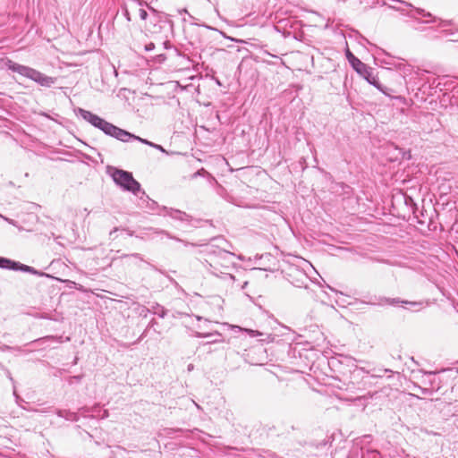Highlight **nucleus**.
I'll return each instance as SVG.
<instances>
[{"instance_id": "e433bc0d", "label": "nucleus", "mask_w": 458, "mask_h": 458, "mask_svg": "<svg viewBox=\"0 0 458 458\" xmlns=\"http://www.w3.org/2000/svg\"><path fill=\"white\" fill-rule=\"evenodd\" d=\"M107 416H108V411H104L103 418H106Z\"/></svg>"}, {"instance_id": "4c0bfd02", "label": "nucleus", "mask_w": 458, "mask_h": 458, "mask_svg": "<svg viewBox=\"0 0 458 458\" xmlns=\"http://www.w3.org/2000/svg\"><path fill=\"white\" fill-rule=\"evenodd\" d=\"M408 201L413 202V200H412V199H411V198H409V199H405L406 204L408 203Z\"/></svg>"}, {"instance_id": "a18cd8bd", "label": "nucleus", "mask_w": 458, "mask_h": 458, "mask_svg": "<svg viewBox=\"0 0 458 458\" xmlns=\"http://www.w3.org/2000/svg\"><path fill=\"white\" fill-rule=\"evenodd\" d=\"M427 374H428V375H433V374H434V372H427Z\"/></svg>"}, {"instance_id": "6ab92c4d", "label": "nucleus", "mask_w": 458, "mask_h": 458, "mask_svg": "<svg viewBox=\"0 0 458 458\" xmlns=\"http://www.w3.org/2000/svg\"><path fill=\"white\" fill-rule=\"evenodd\" d=\"M152 309L153 313L157 315L159 318H164L167 314V310L159 304H156L155 306L152 307Z\"/></svg>"}, {"instance_id": "f8f14e48", "label": "nucleus", "mask_w": 458, "mask_h": 458, "mask_svg": "<svg viewBox=\"0 0 458 458\" xmlns=\"http://www.w3.org/2000/svg\"><path fill=\"white\" fill-rule=\"evenodd\" d=\"M196 336L199 337V338H211L212 337V339L210 341L202 343L201 344L202 347L209 346L212 344H216V343L224 342L222 335L218 331H215V332H212V333H200V332H197L196 333Z\"/></svg>"}, {"instance_id": "a211bd4d", "label": "nucleus", "mask_w": 458, "mask_h": 458, "mask_svg": "<svg viewBox=\"0 0 458 458\" xmlns=\"http://www.w3.org/2000/svg\"><path fill=\"white\" fill-rule=\"evenodd\" d=\"M156 233H157L164 234V235H165L167 238L172 239V240H174V241H176V242H182L185 246H188V245L195 246V244H194V243H190V242H185V241H183L182 239H180V238H178V237H176V236L172 235L170 233H168V232H166V231H165V230H156Z\"/></svg>"}, {"instance_id": "f03ea898", "label": "nucleus", "mask_w": 458, "mask_h": 458, "mask_svg": "<svg viewBox=\"0 0 458 458\" xmlns=\"http://www.w3.org/2000/svg\"><path fill=\"white\" fill-rule=\"evenodd\" d=\"M344 359V360L343 362L352 368L350 370V380L347 384L346 390L351 392H354L355 390L360 391L369 385L370 378L382 377L380 374L369 375V371L357 366L356 360L352 357L345 356Z\"/></svg>"}, {"instance_id": "c03bdc74", "label": "nucleus", "mask_w": 458, "mask_h": 458, "mask_svg": "<svg viewBox=\"0 0 458 458\" xmlns=\"http://www.w3.org/2000/svg\"><path fill=\"white\" fill-rule=\"evenodd\" d=\"M77 360H78V359H77V358H75V360H74V361H73V363H74V364H76V363H77Z\"/></svg>"}, {"instance_id": "9b49d317", "label": "nucleus", "mask_w": 458, "mask_h": 458, "mask_svg": "<svg viewBox=\"0 0 458 458\" xmlns=\"http://www.w3.org/2000/svg\"><path fill=\"white\" fill-rule=\"evenodd\" d=\"M125 136H120V138L118 139V140L122 141V142H129L131 140H137V141H140L143 144H146L148 146H150L154 148H157L162 152H165V149L163 148V147L161 145H157L156 143H153L146 139H142L128 131L125 130Z\"/></svg>"}, {"instance_id": "4468645a", "label": "nucleus", "mask_w": 458, "mask_h": 458, "mask_svg": "<svg viewBox=\"0 0 458 458\" xmlns=\"http://www.w3.org/2000/svg\"><path fill=\"white\" fill-rule=\"evenodd\" d=\"M56 415L60 418H64L66 420L69 421H78L79 420V415L77 412L72 411L70 410H61L58 409L55 411Z\"/></svg>"}, {"instance_id": "7ed1b4c3", "label": "nucleus", "mask_w": 458, "mask_h": 458, "mask_svg": "<svg viewBox=\"0 0 458 458\" xmlns=\"http://www.w3.org/2000/svg\"><path fill=\"white\" fill-rule=\"evenodd\" d=\"M75 112L77 114H80L82 119L89 123L92 126L102 131L107 136L118 140L120 136L126 135L125 130L117 127L116 125L106 121L105 119L91 113L90 111L79 107L75 110Z\"/></svg>"}, {"instance_id": "1a4fd4ad", "label": "nucleus", "mask_w": 458, "mask_h": 458, "mask_svg": "<svg viewBox=\"0 0 458 458\" xmlns=\"http://www.w3.org/2000/svg\"><path fill=\"white\" fill-rule=\"evenodd\" d=\"M364 68L361 70L356 71L359 74H360L369 84L376 87L379 91H381L383 94L389 98H393L391 96V92L393 91L391 89H388L387 87L383 86L377 76L373 74L372 68L369 67L367 64H364Z\"/></svg>"}, {"instance_id": "37998d69", "label": "nucleus", "mask_w": 458, "mask_h": 458, "mask_svg": "<svg viewBox=\"0 0 458 458\" xmlns=\"http://www.w3.org/2000/svg\"><path fill=\"white\" fill-rule=\"evenodd\" d=\"M248 284V283H247V282H245V283H244V284L242 285V288L246 287V284Z\"/></svg>"}, {"instance_id": "c756f323", "label": "nucleus", "mask_w": 458, "mask_h": 458, "mask_svg": "<svg viewBox=\"0 0 458 458\" xmlns=\"http://www.w3.org/2000/svg\"><path fill=\"white\" fill-rule=\"evenodd\" d=\"M163 47L165 49H169V48H171L172 46H171V43L168 40H166V41L163 42Z\"/></svg>"}, {"instance_id": "f257e3e1", "label": "nucleus", "mask_w": 458, "mask_h": 458, "mask_svg": "<svg viewBox=\"0 0 458 458\" xmlns=\"http://www.w3.org/2000/svg\"><path fill=\"white\" fill-rule=\"evenodd\" d=\"M203 252L206 258L202 265L208 273L225 281H234V276L230 272L234 266L233 253L214 244L206 245Z\"/></svg>"}, {"instance_id": "c9c22d12", "label": "nucleus", "mask_w": 458, "mask_h": 458, "mask_svg": "<svg viewBox=\"0 0 458 458\" xmlns=\"http://www.w3.org/2000/svg\"><path fill=\"white\" fill-rule=\"evenodd\" d=\"M125 17H127V20L130 21V15L127 10L125 11Z\"/></svg>"}, {"instance_id": "a878e982", "label": "nucleus", "mask_w": 458, "mask_h": 458, "mask_svg": "<svg viewBox=\"0 0 458 458\" xmlns=\"http://www.w3.org/2000/svg\"><path fill=\"white\" fill-rule=\"evenodd\" d=\"M155 47H156V46H155V44L153 42H150V43L145 45V50L148 51V52L154 50Z\"/></svg>"}, {"instance_id": "393cba45", "label": "nucleus", "mask_w": 458, "mask_h": 458, "mask_svg": "<svg viewBox=\"0 0 458 458\" xmlns=\"http://www.w3.org/2000/svg\"><path fill=\"white\" fill-rule=\"evenodd\" d=\"M157 324V321H156L154 318H153V319H151V320H150V322H149V324H148V327L146 328V330L144 331V333L142 334V335H141V337H140V338H142V337L145 335V334L147 333V331H148L149 328L154 327Z\"/></svg>"}, {"instance_id": "6e6552de", "label": "nucleus", "mask_w": 458, "mask_h": 458, "mask_svg": "<svg viewBox=\"0 0 458 458\" xmlns=\"http://www.w3.org/2000/svg\"><path fill=\"white\" fill-rule=\"evenodd\" d=\"M406 4L413 8L411 12L409 13V16L413 18L414 21L420 24L437 23V25L439 23V21L443 20L442 18L435 16L431 13L422 8L413 7L410 4Z\"/></svg>"}, {"instance_id": "7c9ffc66", "label": "nucleus", "mask_w": 458, "mask_h": 458, "mask_svg": "<svg viewBox=\"0 0 458 458\" xmlns=\"http://www.w3.org/2000/svg\"><path fill=\"white\" fill-rule=\"evenodd\" d=\"M6 376L8 377V378H9L12 382H13V377H12V374H11V372H10L8 369H6Z\"/></svg>"}, {"instance_id": "aec40b11", "label": "nucleus", "mask_w": 458, "mask_h": 458, "mask_svg": "<svg viewBox=\"0 0 458 458\" xmlns=\"http://www.w3.org/2000/svg\"><path fill=\"white\" fill-rule=\"evenodd\" d=\"M336 187L341 188V194L343 195H349L352 191V188L349 185L343 182L336 184Z\"/></svg>"}, {"instance_id": "412c9836", "label": "nucleus", "mask_w": 458, "mask_h": 458, "mask_svg": "<svg viewBox=\"0 0 458 458\" xmlns=\"http://www.w3.org/2000/svg\"><path fill=\"white\" fill-rule=\"evenodd\" d=\"M377 4H382L383 5H388L389 7L394 8L392 5V3L400 2L399 0H375Z\"/></svg>"}, {"instance_id": "72a5a7b5", "label": "nucleus", "mask_w": 458, "mask_h": 458, "mask_svg": "<svg viewBox=\"0 0 458 458\" xmlns=\"http://www.w3.org/2000/svg\"><path fill=\"white\" fill-rule=\"evenodd\" d=\"M192 369H193V365L192 364H189L188 370L191 371Z\"/></svg>"}, {"instance_id": "473e14b6", "label": "nucleus", "mask_w": 458, "mask_h": 458, "mask_svg": "<svg viewBox=\"0 0 458 458\" xmlns=\"http://www.w3.org/2000/svg\"><path fill=\"white\" fill-rule=\"evenodd\" d=\"M82 376H74L73 378L77 381H80L81 379Z\"/></svg>"}, {"instance_id": "f3484780", "label": "nucleus", "mask_w": 458, "mask_h": 458, "mask_svg": "<svg viewBox=\"0 0 458 458\" xmlns=\"http://www.w3.org/2000/svg\"><path fill=\"white\" fill-rule=\"evenodd\" d=\"M228 327H230L233 332H242V331H245L247 332L250 336H257V335H261L262 334L259 333V331H255V330H252V329H246V328H242L239 326H234V325H228V324H225Z\"/></svg>"}, {"instance_id": "9d476101", "label": "nucleus", "mask_w": 458, "mask_h": 458, "mask_svg": "<svg viewBox=\"0 0 458 458\" xmlns=\"http://www.w3.org/2000/svg\"><path fill=\"white\" fill-rule=\"evenodd\" d=\"M162 210L164 213L158 212L157 215L159 216H168L173 219L179 220V221H191V216L188 215L187 213L181 211L179 209H174L172 208H167L165 206L162 207Z\"/></svg>"}, {"instance_id": "2eb2a0df", "label": "nucleus", "mask_w": 458, "mask_h": 458, "mask_svg": "<svg viewBox=\"0 0 458 458\" xmlns=\"http://www.w3.org/2000/svg\"><path fill=\"white\" fill-rule=\"evenodd\" d=\"M380 301H384L385 303H387L389 305H392V306H397L400 303L411 304L412 306L420 305V303H418V302L401 301L399 298H392V299H390V298H382V299H380Z\"/></svg>"}, {"instance_id": "49530a36", "label": "nucleus", "mask_w": 458, "mask_h": 458, "mask_svg": "<svg viewBox=\"0 0 458 458\" xmlns=\"http://www.w3.org/2000/svg\"><path fill=\"white\" fill-rule=\"evenodd\" d=\"M130 236H132V232L128 233Z\"/></svg>"}, {"instance_id": "20e7f679", "label": "nucleus", "mask_w": 458, "mask_h": 458, "mask_svg": "<svg viewBox=\"0 0 458 458\" xmlns=\"http://www.w3.org/2000/svg\"><path fill=\"white\" fill-rule=\"evenodd\" d=\"M4 64L8 70L13 72H17L20 75L26 77L28 79H30L31 81L37 82L42 87L50 88L52 85L55 83V78L47 76L31 67L15 63L11 59H6Z\"/></svg>"}, {"instance_id": "b1692460", "label": "nucleus", "mask_w": 458, "mask_h": 458, "mask_svg": "<svg viewBox=\"0 0 458 458\" xmlns=\"http://www.w3.org/2000/svg\"><path fill=\"white\" fill-rule=\"evenodd\" d=\"M165 59H166V56L164 54H159L155 56L156 62H157L159 64H162Z\"/></svg>"}, {"instance_id": "ea45409f", "label": "nucleus", "mask_w": 458, "mask_h": 458, "mask_svg": "<svg viewBox=\"0 0 458 458\" xmlns=\"http://www.w3.org/2000/svg\"><path fill=\"white\" fill-rule=\"evenodd\" d=\"M302 284H303V283H301V284H294V285H295V286H297V287H301V286H302Z\"/></svg>"}, {"instance_id": "4be33fe9", "label": "nucleus", "mask_w": 458, "mask_h": 458, "mask_svg": "<svg viewBox=\"0 0 458 458\" xmlns=\"http://www.w3.org/2000/svg\"><path fill=\"white\" fill-rule=\"evenodd\" d=\"M206 175L210 176V174L208 173V171H206L204 168H201L192 174V178H196L198 176H206Z\"/></svg>"}, {"instance_id": "f704fd0d", "label": "nucleus", "mask_w": 458, "mask_h": 458, "mask_svg": "<svg viewBox=\"0 0 458 458\" xmlns=\"http://www.w3.org/2000/svg\"><path fill=\"white\" fill-rule=\"evenodd\" d=\"M350 400H352V401H357V400H359V401H360V396H357V397H355V398H351Z\"/></svg>"}, {"instance_id": "bb28decb", "label": "nucleus", "mask_w": 458, "mask_h": 458, "mask_svg": "<svg viewBox=\"0 0 458 458\" xmlns=\"http://www.w3.org/2000/svg\"><path fill=\"white\" fill-rule=\"evenodd\" d=\"M140 17L141 20H146L148 17V13L144 9H140Z\"/></svg>"}, {"instance_id": "a19ab883", "label": "nucleus", "mask_w": 458, "mask_h": 458, "mask_svg": "<svg viewBox=\"0 0 458 458\" xmlns=\"http://www.w3.org/2000/svg\"><path fill=\"white\" fill-rule=\"evenodd\" d=\"M81 410V411H88V409H87V408H85V407H82Z\"/></svg>"}, {"instance_id": "ddd939ff", "label": "nucleus", "mask_w": 458, "mask_h": 458, "mask_svg": "<svg viewBox=\"0 0 458 458\" xmlns=\"http://www.w3.org/2000/svg\"><path fill=\"white\" fill-rule=\"evenodd\" d=\"M346 57L353 70L358 71L359 69H365L364 63H362L358 57H356L349 49L346 52Z\"/></svg>"}, {"instance_id": "423d86ee", "label": "nucleus", "mask_w": 458, "mask_h": 458, "mask_svg": "<svg viewBox=\"0 0 458 458\" xmlns=\"http://www.w3.org/2000/svg\"><path fill=\"white\" fill-rule=\"evenodd\" d=\"M0 268L13 270V271H21L25 273H30L32 275H36L38 276H46L44 272L38 271L35 269L33 267H30L28 265L22 264L19 261L12 260L10 259L1 257L0 256Z\"/></svg>"}, {"instance_id": "5701e85b", "label": "nucleus", "mask_w": 458, "mask_h": 458, "mask_svg": "<svg viewBox=\"0 0 458 458\" xmlns=\"http://www.w3.org/2000/svg\"><path fill=\"white\" fill-rule=\"evenodd\" d=\"M128 257H133V258L139 259L140 261H144L143 258L139 253L122 254L121 256H119V258H121V259L128 258Z\"/></svg>"}, {"instance_id": "c85d7f7f", "label": "nucleus", "mask_w": 458, "mask_h": 458, "mask_svg": "<svg viewBox=\"0 0 458 458\" xmlns=\"http://www.w3.org/2000/svg\"><path fill=\"white\" fill-rule=\"evenodd\" d=\"M118 230H119V228H118V227H114V228L110 232V233H109V237H110L111 239H113V240H114V239H115V238H116V236L114 235V233H115Z\"/></svg>"}, {"instance_id": "0eeeda50", "label": "nucleus", "mask_w": 458, "mask_h": 458, "mask_svg": "<svg viewBox=\"0 0 458 458\" xmlns=\"http://www.w3.org/2000/svg\"><path fill=\"white\" fill-rule=\"evenodd\" d=\"M436 30H438L443 37L448 38V41L458 42V23L454 20L439 21Z\"/></svg>"}, {"instance_id": "39448f33", "label": "nucleus", "mask_w": 458, "mask_h": 458, "mask_svg": "<svg viewBox=\"0 0 458 458\" xmlns=\"http://www.w3.org/2000/svg\"><path fill=\"white\" fill-rule=\"evenodd\" d=\"M110 175L115 184L125 191H130L136 195L141 191L140 183L133 178L131 172L114 167Z\"/></svg>"}, {"instance_id": "2f4dec72", "label": "nucleus", "mask_w": 458, "mask_h": 458, "mask_svg": "<svg viewBox=\"0 0 458 458\" xmlns=\"http://www.w3.org/2000/svg\"><path fill=\"white\" fill-rule=\"evenodd\" d=\"M9 224L11 225H15V222L13 220V219H9V218H4Z\"/></svg>"}, {"instance_id": "79ce46f5", "label": "nucleus", "mask_w": 458, "mask_h": 458, "mask_svg": "<svg viewBox=\"0 0 458 458\" xmlns=\"http://www.w3.org/2000/svg\"><path fill=\"white\" fill-rule=\"evenodd\" d=\"M181 13H188L186 9H183Z\"/></svg>"}, {"instance_id": "58836bf2", "label": "nucleus", "mask_w": 458, "mask_h": 458, "mask_svg": "<svg viewBox=\"0 0 458 458\" xmlns=\"http://www.w3.org/2000/svg\"><path fill=\"white\" fill-rule=\"evenodd\" d=\"M208 349H207V352H211V348H210V345L209 346H206Z\"/></svg>"}, {"instance_id": "dca6fc26", "label": "nucleus", "mask_w": 458, "mask_h": 458, "mask_svg": "<svg viewBox=\"0 0 458 458\" xmlns=\"http://www.w3.org/2000/svg\"><path fill=\"white\" fill-rule=\"evenodd\" d=\"M142 194L146 196V199H147V208L149 210L155 211L157 209V214L158 212L164 213V211L162 210V207H159L157 202H156L155 200L151 199L148 195H146L145 191H142Z\"/></svg>"}, {"instance_id": "cd10ccee", "label": "nucleus", "mask_w": 458, "mask_h": 458, "mask_svg": "<svg viewBox=\"0 0 458 458\" xmlns=\"http://www.w3.org/2000/svg\"><path fill=\"white\" fill-rule=\"evenodd\" d=\"M419 388H420L421 394H429L432 393V390L429 388H425V387H420V386Z\"/></svg>"}]
</instances>
